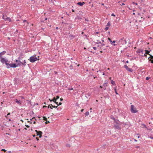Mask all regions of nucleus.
Instances as JSON below:
<instances>
[{"label":"nucleus","instance_id":"1","mask_svg":"<svg viewBox=\"0 0 153 153\" xmlns=\"http://www.w3.org/2000/svg\"><path fill=\"white\" fill-rule=\"evenodd\" d=\"M136 53L142 56H145L144 51L141 49H138L136 51Z\"/></svg>","mask_w":153,"mask_h":153},{"label":"nucleus","instance_id":"2","mask_svg":"<svg viewBox=\"0 0 153 153\" xmlns=\"http://www.w3.org/2000/svg\"><path fill=\"white\" fill-rule=\"evenodd\" d=\"M28 60L31 62L33 63L36 61L39 60V59H38L35 56H30Z\"/></svg>","mask_w":153,"mask_h":153},{"label":"nucleus","instance_id":"3","mask_svg":"<svg viewBox=\"0 0 153 153\" xmlns=\"http://www.w3.org/2000/svg\"><path fill=\"white\" fill-rule=\"evenodd\" d=\"M6 66L7 68H16L17 67V65H16V64L15 63L9 64V63H7L6 64Z\"/></svg>","mask_w":153,"mask_h":153},{"label":"nucleus","instance_id":"4","mask_svg":"<svg viewBox=\"0 0 153 153\" xmlns=\"http://www.w3.org/2000/svg\"><path fill=\"white\" fill-rule=\"evenodd\" d=\"M26 62L25 60H24L23 62H21L20 60H19V62L16 64L17 65V67L19 66H21L22 65L24 67H25L26 65Z\"/></svg>","mask_w":153,"mask_h":153},{"label":"nucleus","instance_id":"5","mask_svg":"<svg viewBox=\"0 0 153 153\" xmlns=\"http://www.w3.org/2000/svg\"><path fill=\"white\" fill-rule=\"evenodd\" d=\"M121 124L120 123H115L114 124V127L115 129H117L118 130H120L121 128L120 126L121 125Z\"/></svg>","mask_w":153,"mask_h":153},{"label":"nucleus","instance_id":"6","mask_svg":"<svg viewBox=\"0 0 153 153\" xmlns=\"http://www.w3.org/2000/svg\"><path fill=\"white\" fill-rule=\"evenodd\" d=\"M131 111L133 113H135L138 112V111L135 108H134V106L133 105H131Z\"/></svg>","mask_w":153,"mask_h":153},{"label":"nucleus","instance_id":"7","mask_svg":"<svg viewBox=\"0 0 153 153\" xmlns=\"http://www.w3.org/2000/svg\"><path fill=\"white\" fill-rule=\"evenodd\" d=\"M0 62L2 63H5L6 65V64L7 63L8 60L7 59H6L5 58H3V57H0Z\"/></svg>","mask_w":153,"mask_h":153},{"label":"nucleus","instance_id":"8","mask_svg":"<svg viewBox=\"0 0 153 153\" xmlns=\"http://www.w3.org/2000/svg\"><path fill=\"white\" fill-rule=\"evenodd\" d=\"M14 84L16 85H18L20 83V80L19 78H15L13 80Z\"/></svg>","mask_w":153,"mask_h":153},{"label":"nucleus","instance_id":"9","mask_svg":"<svg viewBox=\"0 0 153 153\" xmlns=\"http://www.w3.org/2000/svg\"><path fill=\"white\" fill-rule=\"evenodd\" d=\"M108 40L111 43V44L114 46H116L117 45V44H115V42H117L116 41L113 40L112 41L111 40V39H108Z\"/></svg>","mask_w":153,"mask_h":153},{"label":"nucleus","instance_id":"10","mask_svg":"<svg viewBox=\"0 0 153 153\" xmlns=\"http://www.w3.org/2000/svg\"><path fill=\"white\" fill-rule=\"evenodd\" d=\"M124 67L129 72H132L133 71V70H132L131 68H128V66L126 65H124Z\"/></svg>","mask_w":153,"mask_h":153},{"label":"nucleus","instance_id":"11","mask_svg":"<svg viewBox=\"0 0 153 153\" xmlns=\"http://www.w3.org/2000/svg\"><path fill=\"white\" fill-rule=\"evenodd\" d=\"M148 59H149V61H150L151 63L153 64V56L150 55V57H149Z\"/></svg>","mask_w":153,"mask_h":153},{"label":"nucleus","instance_id":"12","mask_svg":"<svg viewBox=\"0 0 153 153\" xmlns=\"http://www.w3.org/2000/svg\"><path fill=\"white\" fill-rule=\"evenodd\" d=\"M108 83L107 82H105V83H104L103 84V87H102V86H100V87L101 88H103V90H105L106 89V87L107 86V84H108Z\"/></svg>","mask_w":153,"mask_h":153},{"label":"nucleus","instance_id":"13","mask_svg":"<svg viewBox=\"0 0 153 153\" xmlns=\"http://www.w3.org/2000/svg\"><path fill=\"white\" fill-rule=\"evenodd\" d=\"M138 15L139 16H138V19H139L140 17L141 19L139 20V21L140 22H143V20H144V19L143 18V17L141 16V15H140V13H138Z\"/></svg>","mask_w":153,"mask_h":153},{"label":"nucleus","instance_id":"14","mask_svg":"<svg viewBox=\"0 0 153 153\" xmlns=\"http://www.w3.org/2000/svg\"><path fill=\"white\" fill-rule=\"evenodd\" d=\"M150 51H149L148 50H145L144 51V53L145 54V56L146 57L147 55L146 54H148L150 56L151 55L150 54H149V53Z\"/></svg>","mask_w":153,"mask_h":153},{"label":"nucleus","instance_id":"15","mask_svg":"<svg viewBox=\"0 0 153 153\" xmlns=\"http://www.w3.org/2000/svg\"><path fill=\"white\" fill-rule=\"evenodd\" d=\"M6 53V52L5 51H3L1 52H0V58L2 57V56L5 54Z\"/></svg>","mask_w":153,"mask_h":153},{"label":"nucleus","instance_id":"16","mask_svg":"<svg viewBox=\"0 0 153 153\" xmlns=\"http://www.w3.org/2000/svg\"><path fill=\"white\" fill-rule=\"evenodd\" d=\"M85 4L84 2H79L77 3V4L81 6H83Z\"/></svg>","mask_w":153,"mask_h":153},{"label":"nucleus","instance_id":"17","mask_svg":"<svg viewBox=\"0 0 153 153\" xmlns=\"http://www.w3.org/2000/svg\"><path fill=\"white\" fill-rule=\"evenodd\" d=\"M15 102L16 103L18 104L19 105H21L20 100H18L17 99H16Z\"/></svg>","mask_w":153,"mask_h":153},{"label":"nucleus","instance_id":"18","mask_svg":"<svg viewBox=\"0 0 153 153\" xmlns=\"http://www.w3.org/2000/svg\"><path fill=\"white\" fill-rule=\"evenodd\" d=\"M114 123H120L121 124V123L119 121V120L118 119H115V120H114Z\"/></svg>","mask_w":153,"mask_h":153},{"label":"nucleus","instance_id":"19","mask_svg":"<svg viewBox=\"0 0 153 153\" xmlns=\"http://www.w3.org/2000/svg\"><path fill=\"white\" fill-rule=\"evenodd\" d=\"M111 83L113 85H115L116 86L115 82L113 80H111Z\"/></svg>","mask_w":153,"mask_h":153},{"label":"nucleus","instance_id":"20","mask_svg":"<svg viewBox=\"0 0 153 153\" xmlns=\"http://www.w3.org/2000/svg\"><path fill=\"white\" fill-rule=\"evenodd\" d=\"M117 86H115V87L114 88V90L115 92V93L116 94H119L117 92Z\"/></svg>","mask_w":153,"mask_h":153},{"label":"nucleus","instance_id":"21","mask_svg":"<svg viewBox=\"0 0 153 153\" xmlns=\"http://www.w3.org/2000/svg\"><path fill=\"white\" fill-rule=\"evenodd\" d=\"M88 51H90L92 53H95V52H93V51H92V49H91L90 48H88Z\"/></svg>","mask_w":153,"mask_h":153},{"label":"nucleus","instance_id":"22","mask_svg":"<svg viewBox=\"0 0 153 153\" xmlns=\"http://www.w3.org/2000/svg\"><path fill=\"white\" fill-rule=\"evenodd\" d=\"M36 120V119H35V117H33L32 118V119H30V123H32V122H31V121H33V120Z\"/></svg>","mask_w":153,"mask_h":153},{"label":"nucleus","instance_id":"23","mask_svg":"<svg viewBox=\"0 0 153 153\" xmlns=\"http://www.w3.org/2000/svg\"><path fill=\"white\" fill-rule=\"evenodd\" d=\"M36 134H37L36 135L38 136L39 135V134H42V132L41 131H39L38 132V133H37Z\"/></svg>","mask_w":153,"mask_h":153},{"label":"nucleus","instance_id":"24","mask_svg":"<svg viewBox=\"0 0 153 153\" xmlns=\"http://www.w3.org/2000/svg\"><path fill=\"white\" fill-rule=\"evenodd\" d=\"M110 25H111L110 22L109 21L108 22L107 25H106V26L109 27L110 26Z\"/></svg>","mask_w":153,"mask_h":153},{"label":"nucleus","instance_id":"25","mask_svg":"<svg viewBox=\"0 0 153 153\" xmlns=\"http://www.w3.org/2000/svg\"><path fill=\"white\" fill-rule=\"evenodd\" d=\"M3 18L5 21H7V20L6 16H3Z\"/></svg>","mask_w":153,"mask_h":153},{"label":"nucleus","instance_id":"26","mask_svg":"<svg viewBox=\"0 0 153 153\" xmlns=\"http://www.w3.org/2000/svg\"><path fill=\"white\" fill-rule=\"evenodd\" d=\"M89 114V112L88 111H87L85 113V116H88Z\"/></svg>","mask_w":153,"mask_h":153},{"label":"nucleus","instance_id":"27","mask_svg":"<svg viewBox=\"0 0 153 153\" xmlns=\"http://www.w3.org/2000/svg\"><path fill=\"white\" fill-rule=\"evenodd\" d=\"M95 43L96 44H101V42L100 41H99V40H97V42H95Z\"/></svg>","mask_w":153,"mask_h":153},{"label":"nucleus","instance_id":"28","mask_svg":"<svg viewBox=\"0 0 153 153\" xmlns=\"http://www.w3.org/2000/svg\"><path fill=\"white\" fill-rule=\"evenodd\" d=\"M53 100L52 101H53L54 103L56 101V98L54 97L53 99H52Z\"/></svg>","mask_w":153,"mask_h":153},{"label":"nucleus","instance_id":"29","mask_svg":"<svg viewBox=\"0 0 153 153\" xmlns=\"http://www.w3.org/2000/svg\"><path fill=\"white\" fill-rule=\"evenodd\" d=\"M27 101H28V103H29L32 106V105L31 104V100H27Z\"/></svg>","mask_w":153,"mask_h":153},{"label":"nucleus","instance_id":"30","mask_svg":"<svg viewBox=\"0 0 153 153\" xmlns=\"http://www.w3.org/2000/svg\"><path fill=\"white\" fill-rule=\"evenodd\" d=\"M69 68H70V69H71V70H72L73 69V66H72V65H71L70 66H69Z\"/></svg>","mask_w":153,"mask_h":153},{"label":"nucleus","instance_id":"31","mask_svg":"<svg viewBox=\"0 0 153 153\" xmlns=\"http://www.w3.org/2000/svg\"><path fill=\"white\" fill-rule=\"evenodd\" d=\"M7 21H8L9 22H10L11 21L10 18V17H7Z\"/></svg>","mask_w":153,"mask_h":153},{"label":"nucleus","instance_id":"32","mask_svg":"<svg viewBox=\"0 0 153 153\" xmlns=\"http://www.w3.org/2000/svg\"><path fill=\"white\" fill-rule=\"evenodd\" d=\"M91 76H92L93 77V78H94V79H95V78H97V76H94L93 74H91Z\"/></svg>","mask_w":153,"mask_h":153},{"label":"nucleus","instance_id":"33","mask_svg":"<svg viewBox=\"0 0 153 153\" xmlns=\"http://www.w3.org/2000/svg\"><path fill=\"white\" fill-rule=\"evenodd\" d=\"M110 118H111V119H112V120H114V121L115 120V118L114 117H113V116H111L110 117Z\"/></svg>","mask_w":153,"mask_h":153},{"label":"nucleus","instance_id":"34","mask_svg":"<svg viewBox=\"0 0 153 153\" xmlns=\"http://www.w3.org/2000/svg\"><path fill=\"white\" fill-rule=\"evenodd\" d=\"M43 119L45 120H47V118L46 117H45V116H43Z\"/></svg>","mask_w":153,"mask_h":153},{"label":"nucleus","instance_id":"35","mask_svg":"<svg viewBox=\"0 0 153 153\" xmlns=\"http://www.w3.org/2000/svg\"><path fill=\"white\" fill-rule=\"evenodd\" d=\"M68 89L70 90H73V88H72V87H71V88H68Z\"/></svg>","mask_w":153,"mask_h":153},{"label":"nucleus","instance_id":"36","mask_svg":"<svg viewBox=\"0 0 153 153\" xmlns=\"http://www.w3.org/2000/svg\"><path fill=\"white\" fill-rule=\"evenodd\" d=\"M150 78H151V77H146V80H149V79H150Z\"/></svg>","mask_w":153,"mask_h":153},{"label":"nucleus","instance_id":"37","mask_svg":"<svg viewBox=\"0 0 153 153\" xmlns=\"http://www.w3.org/2000/svg\"><path fill=\"white\" fill-rule=\"evenodd\" d=\"M22 56V55H20L19 57H18V59L19 60H20L21 59V56Z\"/></svg>","mask_w":153,"mask_h":153},{"label":"nucleus","instance_id":"38","mask_svg":"<svg viewBox=\"0 0 153 153\" xmlns=\"http://www.w3.org/2000/svg\"><path fill=\"white\" fill-rule=\"evenodd\" d=\"M19 97L21 99H25V97H23V96H20Z\"/></svg>","mask_w":153,"mask_h":153},{"label":"nucleus","instance_id":"39","mask_svg":"<svg viewBox=\"0 0 153 153\" xmlns=\"http://www.w3.org/2000/svg\"><path fill=\"white\" fill-rule=\"evenodd\" d=\"M1 151H3V152H6V151H7V150H5V149H1Z\"/></svg>","mask_w":153,"mask_h":153},{"label":"nucleus","instance_id":"40","mask_svg":"<svg viewBox=\"0 0 153 153\" xmlns=\"http://www.w3.org/2000/svg\"><path fill=\"white\" fill-rule=\"evenodd\" d=\"M93 48L94 50H96L97 49V48L95 47H93Z\"/></svg>","mask_w":153,"mask_h":153},{"label":"nucleus","instance_id":"41","mask_svg":"<svg viewBox=\"0 0 153 153\" xmlns=\"http://www.w3.org/2000/svg\"><path fill=\"white\" fill-rule=\"evenodd\" d=\"M59 96L57 95L56 96V99L57 100L59 99Z\"/></svg>","mask_w":153,"mask_h":153},{"label":"nucleus","instance_id":"42","mask_svg":"<svg viewBox=\"0 0 153 153\" xmlns=\"http://www.w3.org/2000/svg\"><path fill=\"white\" fill-rule=\"evenodd\" d=\"M19 60L17 59H16L15 62H16L17 64L19 62Z\"/></svg>","mask_w":153,"mask_h":153},{"label":"nucleus","instance_id":"43","mask_svg":"<svg viewBox=\"0 0 153 153\" xmlns=\"http://www.w3.org/2000/svg\"><path fill=\"white\" fill-rule=\"evenodd\" d=\"M38 103H36V104L35 103H34V104L33 105V106H35L36 105H38Z\"/></svg>","mask_w":153,"mask_h":153},{"label":"nucleus","instance_id":"44","mask_svg":"<svg viewBox=\"0 0 153 153\" xmlns=\"http://www.w3.org/2000/svg\"><path fill=\"white\" fill-rule=\"evenodd\" d=\"M109 27L106 26V27L105 28V29L106 30H107L108 29Z\"/></svg>","mask_w":153,"mask_h":153},{"label":"nucleus","instance_id":"45","mask_svg":"<svg viewBox=\"0 0 153 153\" xmlns=\"http://www.w3.org/2000/svg\"><path fill=\"white\" fill-rule=\"evenodd\" d=\"M52 107L53 108H57V107H58V106H54H54L53 105V106H52Z\"/></svg>","mask_w":153,"mask_h":153},{"label":"nucleus","instance_id":"46","mask_svg":"<svg viewBox=\"0 0 153 153\" xmlns=\"http://www.w3.org/2000/svg\"><path fill=\"white\" fill-rule=\"evenodd\" d=\"M39 136V138H41L42 137V134H40Z\"/></svg>","mask_w":153,"mask_h":153},{"label":"nucleus","instance_id":"47","mask_svg":"<svg viewBox=\"0 0 153 153\" xmlns=\"http://www.w3.org/2000/svg\"><path fill=\"white\" fill-rule=\"evenodd\" d=\"M61 109V108L60 107H59L58 108H57V110H60Z\"/></svg>","mask_w":153,"mask_h":153},{"label":"nucleus","instance_id":"48","mask_svg":"<svg viewBox=\"0 0 153 153\" xmlns=\"http://www.w3.org/2000/svg\"><path fill=\"white\" fill-rule=\"evenodd\" d=\"M52 107H51V106H48V108H50L51 109H53Z\"/></svg>","mask_w":153,"mask_h":153},{"label":"nucleus","instance_id":"49","mask_svg":"<svg viewBox=\"0 0 153 153\" xmlns=\"http://www.w3.org/2000/svg\"><path fill=\"white\" fill-rule=\"evenodd\" d=\"M111 16H115V15L114 13H112V14H111Z\"/></svg>","mask_w":153,"mask_h":153},{"label":"nucleus","instance_id":"50","mask_svg":"<svg viewBox=\"0 0 153 153\" xmlns=\"http://www.w3.org/2000/svg\"><path fill=\"white\" fill-rule=\"evenodd\" d=\"M66 146L68 147H70V145L69 144H67Z\"/></svg>","mask_w":153,"mask_h":153},{"label":"nucleus","instance_id":"51","mask_svg":"<svg viewBox=\"0 0 153 153\" xmlns=\"http://www.w3.org/2000/svg\"><path fill=\"white\" fill-rule=\"evenodd\" d=\"M25 126H26L27 128H28L30 127L28 125H26Z\"/></svg>","mask_w":153,"mask_h":153},{"label":"nucleus","instance_id":"52","mask_svg":"<svg viewBox=\"0 0 153 153\" xmlns=\"http://www.w3.org/2000/svg\"><path fill=\"white\" fill-rule=\"evenodd\" d=\"M56 105H57V106H58V102H57L56 101L55 102Z\"/></svg>","mask_w":153,"mask_h":153},{"label":"nucleus","instance_id":"53","mask_svg":"<svg viewBox=\"0 0 153 153\" xmlns=\"http://www.w3.org/2000/svg\"><path fill=\"white\" fill-rule=\"evenodd\" d=\"M62 103L61 102H59V103H58V106L59 105H62Z\"/></svg>","mask_w":153,"mask_h":153},{"label":"nucleus","instance_id":"54","mask_svg":"<svg viewBox=\"0 0 153 153\" xmlns=\"http://www.w3.org/2000/svg\"><path fill=\"white\" fill-rule=\"evenodd\" d=\"M149 138L151 139H153V137H152V136H150L149 137Z\"/></svg>","mask_w":153,"mask_h":153},{"label":"nucleus","instance_id":"55","mask_svg":"<svg viewBox=\"0 0 153 153\" xmlns=\"http://www.w3.org/2000/svg\"><path fill=\"white\" fill-rule=\"evenodd\" d=\"M49 100L50 102H52V100H53L52 99V100H51V99H49Z\"/></svg>","mask_w":153,"mask_h":153},{"label":"nucleus","instance_id":"56","mask_svg":"<svg viewBox=\"0 0 153 153\" xmlns=\"http://www.w3.org/2000/svg\"><path fill=\"white\" fill-rule=\"evenodd\" d=\"M48 106H51L52 107V106H53V105L52 104H50Z\"/></svg>","mask_w":153,"mask_h":153},{"label":"nucleus","instance_id":"57","mask_svg":"<svg viewBox=\"0 0 153 153\" xmlns=\"http://www.w3.org/2000/svg\"><path fill=\"white\" fill-rule=\"evenodd\" d=\"M54 72L56 74L57 73V72L56 71H54Z\"/></svg>","mask_w":153,"mask_h":153},{"label":"nucleus","instance_id":"58","mask_svg":"<svg viewBox=\"0 0 153 153\" xmlns=\"http://www.w3.org/2000/svg\"><path fill=\"white\" fill-rule=\"evenodd\" d=\"M36 140H37V141H38V140H39V138H38V137H36Z\"/></svg>","mask_w":153,"mask_h":153},{"label":"nucleus","instance_id":"59","mask_svg":"<svg viewBox=\"0 0 153 153\" xmlns=\"http://www.w3.org/2000/svg\"><path fill=\"white\" fill-rule=\"evenodd\" d=\"M10 112L8 113L7 114V116H8L9 115H10Z\"/></svg>","mask_w":153,"mask_h":153},{"label":"nucleus","instance_id":"60","mask_svg":"<svg viewBox=\"0 0 153 153\" xmlns=\"http://www.w3.org/2000/svg\"><path fill=\"white\" fill-rule=\"evenodd\" d=\"M26 22V20H24L23 21V22Z\"/></svg>","mask_w":153,"mask_h":153},{"label":"nucleus","instance_id":"61","mask_svg":"<svg viewBox=\"0 0 153 153\" xmlns=\"http://www.w3.org/2000/svg\"><path fill=\"white\" fill-rule=\"evenodd\" d=\"M60 101H62L63 100V99L62 98H60Z\"/></svg>","mask_w":153,"mask_h":153},{"label":"nucleus","instance_id":"62","mask_svg":"<svg viewBox=\"0 0 153 153\" xmlns=\"http://www.w3.org/2000/svg\"><path fill=\"white\" fill-rule=\"evenodd\" d=\"M35 131L36 132V133H38V132L39 131L36 130H35Z\"/></svg>","mask_w":153,"mask_h":153},{"label":"nucleus","instance_id":"63","mask_svg":"<svg viewBox=\"0 0 153 153\" xmlns=\"http://www.w3.org/2000/svg\"><path fill=\"white\" fill-rule=\"evenodd\" d=\"M83 111H84V109H82L81 110V112H83Z\"/></svg>","mask_w":153,"mask_h":153},{"label":"nucleus","instance_id":"64","mask_svg":"<svg viewBox=\"0 0 153 153\" xmlns=\"http://www.w3.org/2000/svg\"><path fill=\"white\" fill-rule=\"evenodd\" d=\"M101 45H102V46H103L105 45V44H104L102 43V44H101Z\"/></svg>","mask_w":153,"mask_h":153}]
</instances>
